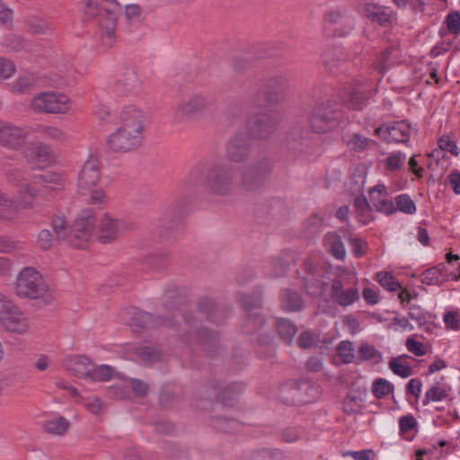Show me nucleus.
<instances>
[{"label": "nucleus", "mask_w": 460, "mask_h": 460, "mask_svg": "<svg viewBox=\"0 0 460 460\" xmlns=\"http://www.w3.org/2000/svg\"><path fill=\"white\" fill-rule=\"evenodd\" d=\"M188 177L194 184L202 179L204 188L212 196L226 198L237 189L234 167L217 155H209L198 163Z\"/></svg>", "instance_id": "f257e3e1"}, {"label": "nucleus", "mask_w": 460, "mask_h": 460, "mask_svg": "<svg viewBox=\"0 0 460 460\" xmlns=\"http://www.w3.org/2000/svg\"><path fill=\"white\" fill-rule=\"evenodd\" d=\"M84 17L96 20L102 31V44L111 48L115 42V30L120 6L116 0H84Z\"/></svg>", "instance_id": "f03ea898"}, {"label": "nucleus", "mask_w": 460, "mask_h": 460, "mask_svg": "<svg viewBox=\"0 0 460 460\" xmlns=\"http://www.w3.org/2000/svg\"><path fill=\"white\" fill-rule=\"evenodd\" d=\"M244 385L242 383H232L223 385L221 382L210 381L200 386L197 395L192 400V405L199 410H208L217 400L226 406L234 405L236 396L243 392Z\"/></svg>", "instance_id": "7ed1b4c3"}, {"label": "nucleus", "mask_w": 460, "mask_h": 460, "mask_svg": "<svg viewBox=\"0 0 460 460\" xmlns=\"http://www.w3.org/2000/svg\"><path fill=\"white\" fill-rule=\"evenodd\" d=\"M342 115L341 104L326 99L315 102L308 120L314 133L323 134L336 128L341 121Z\"/></svg>", "instance_id": "20e7f679"}, {"label": "nucleus", "mask_w": 460, "mask_h": 460, "mask_svg": "<svg viewBox=\"0 0 460 460\" xmlns=\"http://www.w3.org/2000/svg\"><path fill=\"white\" fill-rule=\"evenodd\" d=\"M14 292L21 298L40 299L46 296L47 302L52 300L48 283L43 276L32 267H25L18 273Z\"/></svg>", "instance_id": "39448f33"}, {"label": "nucleus", "mask_w": 460, "mask_h": 460, "mask_svg": "<svg viewBox=\"0 0 460 460\" xmlns=\"http://www.w3.org/2000/svg\"><path fill=\"white\" fill-rule=\"evenodd\" d=\"M185 333L181 336L183 342L198 343L210 358L217 356L222 348L219 344L217 333L208 331L207 328L199 326V321L192 313L184 314Z\"/></svg>", "instance_id": "423d86ee"}, {"label": "nucleus", "mask_w": 460, "mask_h": 460, "mask_svg": "<svg viewBox=\"0 0 460 460\" xmlns=\"http://www.w3.org/2000/svg\"><path fill=\"white\" fill-rule=\"evenodd\" d=\"M272 171V160L268 157H261L240 169L237 188L246 192L260 190L265 185Z\"/></svg>", "instance_id": "0eeeda50"}, {"label": "nucleus", "mask_w": 460, "mask_h": 460, "mask_svg": "<svg viewBox=\"0 0 460 460\" xmlns=\"http://www.w3.org/2000/svg\"><path fill=\"white\" fill-rule=\"evenodd\" d=\"M288 84V78L283 75H273L260 80L257 93L252 104L262 107L266 104H277L283 100V93Z\"/></svg>", "instance_id": "6e6552de"}, {"label": "nucleus", "mask_w": 460, "mask_h": 460, "mask_svg": "<svg viewBox=\"0 0 460 460\" xmlns=\"http://www.w3.org/2000/svg\"><path fill=\"white\" fill-rule=\"evenodd\" d=\"M213 103V100L208 94L202 93L190 94L173 107V120L178 123L190 120L194 116L208 111Z\"/></svg>", "instance_id": "1a4fd4ad"}, {"label": "nucleus", "mask_w": 460, "mask_h": 460, "mask_svg": "<svg viewBox=\"0 0 460 460\" xmlns=\"http://www.w3.org/2000/svg\"><path fill=\"white\" fill-rule=\"evenodd\" d=\"M31 108L37 112L66 113L70 109V102L65 94L46 92L33 98Z\"/></svg>", "instance_id": "9d476101"}, {"label": "nucleus", "mask_w": 460, "mask_h": 460, "mask_svg": "<svg viewBox=\"0 0 460 460\" xmlns=\"http://www.w3.org/2000/svg\"><path fill=\"white\" fill-rule=\"evenodd\" d=\"M280 121V115L276 111H270L248 119L247 128L254 138H267L275 132Z\"/></svg>", "instance_id": "9b49d317"}, {"label": "nucleus", "mask_w": 460, "mask_h": 460, "mask_svg": "<svg viewBox=\"0 0 460 460\" xmlns=\"http://www.w3.org/2000/svg\"><path fill=\"white\" fill-rule=\"evenodd\" d=\"M143 135L136 129L119 127L107 138L108 146L114 152L126 153L136 150L141 146Z\"/></svg>", "instance_id": "f8f14e48"}, {"label": "nucleus", "mask_w": 460, "mask_h": 460, "mask_svg": "<svg viewBox=\"0 0 460 460\" xmlns=\"http://www.w3.org/2000/svg\"><path fill=\"white\" fill-rule=\"evenodd\" d=\"M309 389L313 386L305 382L289 381L280 386L279 397L286 405L306 404L312 402L306 394Z\"/></svg>", "instance_id": "ddd939ff"}, {"label": "nucleus", "mask_w": 460, "mask_h": 460, "mask_svg": "<svg viewBox=\"0 0 460 460\" xmlns=\"http://www.w3.org/2000/svg\"><path fill=\"white\" fill-rule=\"evenodd\" d=\"M374 134L387 144L407 143L411 136V125L404 120L384 123L375 128Z\"/></svg>", "instance_id": "4468645a"}, {"label": "nucleus", "mask_w": 460, "mask_h": 460, "mask_svg": "<svg viewBox=\"0 0 460 460\" xmlns=\"http://www.w3.org/2000/svg\"><path fill=\"white\" fill-rule=\"evenodd\" d=\"M101 179V162L96 156L91 155L84 164L77 180V187L81 194H87L97 186Z\"/></svg>", "instance_id": "2eb2a0df"}, {"label": "nucleus", "mask_w": 460, "mask_h": 460, "mask_svg": "<svg viewBox=\"0 0 460 460\" xmlns=\"http://www.w3.org/2000/svg\"><path fill=\"white\" fill-rule=\"evenodd\" d=\"M251 145L249 137L243 132L234 134L226 143V156L235 164L245 162L250 156Z\"/></svg>", "instance_id": "dca6fc26"}, {"label": "nucleus", "mask_w": 460, "mask_h": 460, "mask_svg": "<svg viewBox=\"0 0 460 460\" xmlns=\"http://www.w3.org/2000/svg\"><path fill=\"white\" fill-rule=\"evenodd\" d=\"M94 217L91 210H84L76 218L70 230V243L76 248H83L78 242H86L92 234Z\"/></svg>", "instance_id": "f3484780"}, {"label": "nucleus", "mask_w": 460, "mask_h": 460, "mask_svg": "<svg viewBox=\"0 0 460 460\" xmlns=\"http://www.w3.org/2000/svg\"><path fill=\"white\" fill-rule=\"evenodd\" d=\"M323 23L337 31L338 35L344 36L353 29V19L344 7L328 10L323 14Z\"/></svg>", "instance_id": "a211bd4d"}, {"label": "nucleus", "mask_w": 460, "mask_h": 460, "mask_svg": "<svg viewBox=\"0 0 460 460\" xmlns=\"http://www.w3.org/2000/svg\"><path fill=\"white\" fill-rule=\"evenodd\" d=\"M177 316H181L180 309H175L172 312L173 320L162 318L160 316L155 317L150 313L136 309L132 314L131 325L132 327H138L141 329L155 328L163 325L170 326L176 322L175 318Z\"/></svg>", "instance_id": "6ab92c4d"}, {"label": "nucleus", "mask_w": 460, "mask_h": 460, "mask_svg": "<svg viewBox=\"0 0 460 460\" xmlns=\"http://www.w3.org/2000/svg\"><path fill=\"white\" fill-rule=\"evenodd\" d=\"M114 92L119 96L137 93L141 90V83L132 67H125L114 84Z\"/></svg>", "instance_id": "aec40b11"}, {"label": "nucleus", "mask_w": 460, "mask_h": 460, "mask_svg": "<svg viewBox=\"0 0 460 460\" xmlns=\"http://www.w3.org/2000/svg\"><path fill=\"white\" fill-rule=\"evenodd\" d=\"M28 132L24 128L0 121V145L16 149L25 141Z\"/></svg>", "instance_id": "412c9836"}, {"label": "nucleus", "mask_w": 460, "mask_h": 460, "mask_svg": "<svg viewBox=\"0 0 460 460\" xmlns=\"http://www.w3.org/2000/svg\"><path fill=\"white\" fill-rule=\"evenodd\" d=\"M372 96V91L367 89L364 84H348L343 88V98L349 107L353 110H362Z\"/></svg>", "instance_id": "4be33fe9"}, {"label": "nucleus", "mask_w": 460, "mask_h": 460, "mask_svg": "<svg viewBox=\"0 0 460 460\" xmlns=\"http://www.w3.org/2000/svg\"><path fill=\"white\" fill-rule=\"evenodd\" d=\"M198 313L210 322L215 323H222L228 316V309L222 305L216 304L209 297H202L199 300Z\"/></svg>", "instance_id": "5701e85b"}, {"label": "nucleus", "mask_w": 460, "mask_h": 460, "mask_svg": "<svg viewBox=\"0 0 460 460\" xmlns=\"http://www.w3.org/2000/svg\"><path fill=\"white\" fill-rule=\"evenodd\" d=\"M190 200L188 197H182L174 200L167 208L165 217L163 219V226L169 229L179 226L182 217L187 213Z\"/></svg>", "instance_id": "b1692460"}, {"label": "nucleus", "mask_w": 460, "mask_h": 460, "mask_svg": "<svg viewBox=\"0 0 460 460\" xmlns=\"http://www.w3.org/2000/svg\"><path fill=\"white\" fill-rule=\"evenodd\" d=\"M331 298L341 306H348L359 299V293L357 288H349L344 290V283L341 279H334L332 281Z\"/></svg>", "instance_id": "393cba45"}, {"label": "nucleus", "mask_w": 460, "mask_h": 460, "mask_svg": "<svg viewBox=\"0 0 460 460\" xmlns=\"http://www.w3.org/2000/svg\"><path fill=\"white\" fill-rule=\"evenodd\" d=\"M23 155L33 167H44L50 162L51 150L42 143L31 144L24 148Z\"/></svg>", "instance_id": "a878e982"}, {"label": "nucleus", "mask_w": 460, "mask_h": 460, "mask_svg": "<svg viewBox=\"0 0 460 460\" xmlns=\"http://www.w3.org/2000/svg\"><path fill=\"white\" fill-rule=\"evenodd\" d=\"M0 324L6 332L18 335H26L31 330L30 319L20 308L4 318Z\"/></svg>", "instance_id": "bb28decb"}, {"label": "nucleus", "mask_w": 460, "mask_h": 460, "mask_svg": "<svg viewBox=\"0 0 460 460\" xmlns=\"http://www.w3.org/2000/svg\"><path fill=\"white\" fill-rule=\"evenodd\" d=\"M239 301L246 312L248 323H254V329L264 323V318L262 315L257 313H252L253 310L259 309L261 306L262 299L261 293L242 295Z\"/></svg>", "instance_id": "cd10ccee"}, {"label": "nucleus", "mask_w": 460, "mask_h": 460, "mask_svg": "<svg viewBox=\"0 0 460 460\" xmlns=\"http://www.w3.org/2000/svg\"><path fill=\"white\" fill-rule=\"evenodd\" d=\"M120 122L123 128L136 129L143 135L145 115L144 112L135 105L125 106L120 112Z\"/></svg>", "instance_id": "c85d7f7f"}, {"label": "nucleus", "mask_w": 460, "mask_h": 460, "mask_svg": "<svg viewBox=\"0 0 460 460\" xmlns=\"http://www.w3.org/2000/svg\"><path fill=\"white\" fill-rule=\"evenodd\" d=\"M120 231L121 223L105 214L100 219L97 238L102 243H109L119 237Z\"/></svg>", "instance_id": "c756f323"}, {"label": "nucleus", "mask_w": 460, "mask_h": 460, "mask_svg": "<svg viewBox=\"0 0 460 460\" xmlns=\"http://www.w3.org/2000/svg\"><path fill=\"white\" fill-rule=\"evenodd\" d=\"M364 13L367 19L381 26H385L391 22V11L385 6L367 3L364 5Z\"/></svg>", "instance_id": "7c9ffc66"}, {"label": "nucleus", "mask_w": 460, "mask_h": 460, "mask_svg": "<svg viewBox=\"0 0 460 460\" xmlns=\"http://www.w3.org/2000/svg\"><path fill=\"white\" fill-rule=\"evenodd\" d=\"M399 56L400 49L396 45L387 47L377 57L375 62L376 68L384 73L398 61Z\"/></svg>", "instance_id": "2f4dec72"}, {"label": "nucleus", "mask_w": 460, "mask_h": 460, "mask_svg": "<svg viewBox=\"0 0 460 460\" xmlns=\"http://www.w3.org/2000/svg\"><path fill=\"white\" fill-rule=\"evenodd\" d=\"M281 307L289 312L301 311L304 308V301L301 295L289 288L282 289L280 292Z\"/></svg>", "instance_id": "473e14b6"}, {"label": "nucleus", "mask_w": 460, "mask_h": 460, "mask_svg": "<svg viewBox=\"0 0 460 460\" xmlns=\"http://www.w3.org/2000/svg\"><path fill=\"white\" fill-rule=\"evenodd\" d=\"M322 278L323 274L302 277L303 286L307 295L313 297H320L323 295L327 283Z\"/></svg>", "instance_id": "72a5a7b5"}, {"label": "nucleus", "mask_w": 460, "mask_h": 460, "mask_svg": "<svg viewBox=\"0 0 460 460\" xmlns=\"http://www.w3.org/2000/svg\"><path fill=\"white\" fill-rule=\"evenodd\" d=\"M91 359L84 355H76L70 358L66 362V367L75 376L87 377L90 372Z\"/></svg>", "instance_id": "f704fd0d"}, {"label": "nucleus", "mask_w": 460, "mask_h": 460, "mask_svg": "<svg viewBox=\"0 0 460 460\" xmlns=\"http://www.w3.org/2000/svg\"><path fill=\"white\" fill-rule=\"evenodd\" d=\"M50 226L57 241H67L70 243L71 226L67 224L64 216H52Z\"/></svg>", "instance_id": "c9c22d12"}, {"label": "nucleus", "mask_w": 460, "mask_h": 460, "mask_svg": "<svg viewBox=\"0 0 460 460\" xmlns=\"http://www.w3.org/2000/svg\"><path fill=\"white\" fill-rule=\"evenodd\" d=\"M275 327L279 336L287 344H291L294 336L297 332V328L293 322L286 318H279L275 322Z\"/></svg>", "instance_id": "e433bc0d"}, {"label": "nucleus", "mask_w": 460, "mask_h": 460, "mask_svg": "<svg viewBox=\"0 0 460 460\" xmlns=\"http://www.w3.org/2000/svg\"><path fill=\"white\" fill-rule=\"evenodd\" d=\"M211 426L218 432L232 434L240 429L241 424L235 419L217 416L212 419Z\"/></svg>", "instance_id": "4c0bfd02"}, {"label": "nucleus", "mask_w": 460, "mask_h": 460, "mask_svg": "<svg viewBox=\"0 0 460 460\" xmlns=\"http://www.w3.org/2000/svg\"><path fill=\"white\" fill-rule=\"evenodd\" d=\"M248 460H286V456L280 449L261 448L252 451Z\"/></svg>", "instance_id": "58836bf2"}, {"label": "nucleus", "mask_w": 460, "mask_h": 460, "mask_svg": "<svg viewBox=\"0 0 460 460\" xmlns=\"http://www.w3.org/2000/svg\"><path fill=\"white\" fill-rule=\"evenodd\" d=\"M347 146L350 150L355 152H362L371 146H377V143L374 139H370L359 133L353 134L347 142Z\"/></svg>", "instance_id": "ea45409f"}, {"label": "nucleus", "mask_w": 460, "mask_h": 460, "mask_svg": "<svg viewBox=\"0 0 460 460\" xmlns=\"http://www.w3.org/2000/svg\"><path fill=\"white\" fill-rule=\"evenodd\" d=\"M35 130L41 135L42 137L55 141H64L66 139V133L61 128L48 126L38 125Z\"/></svg>", "instance_id": "a19ab883"}, {"label": "nucleus", "mask_w": 460, "mask_h": 460, "mask_svg": "<svg viewBox=\"0 0 460 460\" xmlns=\"http://www.w3.org/2000/svg\"><path fill=\"white\" fill-rule=\"evenodd\" d=\"M69 427V422L64 417H58L45 422L43 428L47 433L61 436L66 433Z\"/></svg>", "instance_id": "79ce46f5"}, {"label": "nucleus", "mask_w": 460, "mask_h": 460, "mask_svg": "<svg viewBox=\"0 0 460 460\" xmlns=\"http://www.w3.org/2000/svg\"><path fill=\"white\" fill-rule=\"evenodd\" d=\"M135 353L145 363L158 362L162 357L160 349L151 346L138 347Z\"/></svg>", "instance_id": "37998d69"}, {"label": "nucleus", "mask_w": 460, "mask_h": 460, "mask_svg": "<svg viewBox=\"0 0 460 460\" xmlns=\"http://www.w3.org/2000/svg\"><path fill=\"white\" fill-rule=\"evenodd\" d=\"M444 264L429 268L421 274V282L426 285H438L443 282L441 268Z\"/></svg>", "instance_id": "c03bdc74"}, {"label": "nucleus", "mask_w": 460, "mask_h": 460, "mask_svg": "<svg viewBox=\"0 0 460 460\" xmlns=\"http://www.w3.org/2000/svg\"><path fill=\"white\" fill-rule=\"evenodd\" d=\"M394 389V385L382 377L376 379L372 385V393L376 399L384 398L392 394Z\"/></svg>", "instance_id": "a18cd8bd"}, {"label": "nucleus", "mask_w": 460, "mask_h": 460, "mask_svg": "<svg viewBox=\"0 0 460 460\" xmlns=\"http://www.w3.org/2000/svg\"><path fill=\"white\" fill-rule=\"evenodd\" d=\"M115 370L112 367L108 365L98 366L92 370L90 369L87 377H90L93 381H107L113 376Z\"/></svg>", "instance_id": "49530a36"}, {"label": "nucleus", "mask_w": 460, "mask_h": 460, "mask_svg": "<svg viewBox=\"0 0 460 460\" xmlns=\"http://www.w3.org/2000/svg\"><path fill=\"white\" fill-rule=\"evenodd\" d=\"M5 46L13 51H27L31 49V44L23 37L20 35H9L5 40Z\"/></svg>", "instance_id": "de8ad7c7"}, {"label": "nucleus", "mask_w": 460, "mask_h": 460, "mask_svg": "<svg viewBox=\"0 0 460 460\" xmlns=\"http://www.w3.org/2000/svg\"><path fill=\"white\" fill-rule=\"evenodd\" d=\"M448 396V391L441 387L439 384L437 383L426 392L423 404L426 405L430 402H439L447 398Z\"/></svg>", "instance_id": "09e8293b"}, {"label": "nucleus", "mask_w": 460, "mask_h": 460, "mask_svg": "<svg viewBox=\"0 0 460 460\" xmlns=\"http://www.w3.org/2000/svg\"><path fill=\"white\" fill-rule=\"evenodd\" d=\"M402 357L392 358L388 363L390 369L397 376L406 378L412 375L413 370L409 365L401 361Z\"/></svg>", "instance_id": "8fccbe9b"}, {"label": "nucleus", "mask_w": 460, "mask_h": 460, "mask_svg": "<svg viewBox=\"0 0 460 460\" xmlns=\"http://www.w3.org/2000/svg\"><path fill=\"white\" fill-rule=\"evenodd\" d=\"M395 203L396 210H399L408 215H412L416 212L415 203L408 194H400L396 196Z\"/></svg>", "instance_id": "3c124183"}, {"label": "nucleus", "mask_w": 460, "mask_h": 460, "mask_svg": "<svg viewBox=\"0 0 460 460\" xmlns=\"http://www.w3.org/2000/svg\"><path fill=\"white\" fill-rule=\"evenodd\" d=\"M376 279L385 288L389 291H395L401 288L400 283L388 272L380 271L376 274Z\"/></svg>", "instance_id": "603ef678"}, {"label": "nucleus", "mask_w": 460, "mask_h": 460, "mask_svg": "<svg viewBox=\"0 0 460 460\" xmlns=\"http://www.w3.org/2000/svg\"><path fill=\"white\" fill-rule=\"evenodd\" d=\"M362 399L355 394H348L342 402V409L346 414H354L360 411Z\"/></svg>", "instance_id": "864d4df0"}, {"label": "nucleus", "mask_w": 460, "mask_h": 460, "mask_svg": "<svg viewBox=\"0 0 460 460\" xmlns=\"http://www.w3.org/2000/svg\"><path fill=\"white\" fill-rule=\"evenodd\" d=\"M370 202L376 211L385 215H392L396 211L394 202L389 199H381L376 196L370 197Z\"/></svg>", "instance_id": "5fc2aeb1"}, {"label": "nucleus", "mask_w": 460, "mask_h": 460, "mask_svg": "<svg viewBox=\"0 0 460 460\" xmlns=\"http://www.w3.org/2000/svg\"><path fill=\"white\" fill-rule=\"evenodd\" d=\"M381 353L372 345L361 344L358 350V358L361 361L378 358L381 359Z\"/></svg>", "instance_id": "6e6d98bb"}, {"label": "nucleus", "mask_w": 460, "mask_h": 460, "mask_svg": "<svg viewBox=\"0 0 460 460\" xmlns=\"http://www.w3.org/2000/svg\"><path fill=\"white\" fill-rule=\"evenodd\" d=\"M337 351L344 363H351L355 358L353 344L349 341H341Z\"/></svg>", "instance_id": "4d7b16f0"}, {"label": "nucleus", "mask_w": 460, "mask_h": 460, "mask_svg": "<svg viewBox=\"0 0 460 460\" xmlns=\"http://www.w3.org/2000/svg\"><path fill=\"white\" fill-rule=\"evenodd\" d=\"M18 309L19 307L11 299L0 294V323Z\"/></svg>", "instance_id": "13d9d810"}, {"label": "nucleus", "mask_w": 460, "mask_h": 460, "mask_svg": "<svg viewBox=\"0 0 460 460\" xmlns=\"http://www.w3.org/2000/svg\"><path fill=\"white\" fill-rule=\"evenodd\" d=\"M448 31L455 36L460 34V12L452 11L450 12L445 20Z\"/></svg>", "instance_id": "bf43d9fd"}, {"label": "nucleus", "mask_w": 460, "mask_h": 460, "mask_svg": "<svg viewBox=\"0 0 460 460\" xmlns=\"http://www.w3.org/2000/svg\"><path fill=\"white\" fill-rule=\"evenodd\" d=\"M243 113V105L239 102H233L225 111V118L228 122H234L242 118Z\"/></svg>", "instance_id": "052dcab7"}, {"label": "nucleus", "mask_w": 460, "mask_h": 460, "mask_svg": "<svg viewBox=\"0 0 460 460\" xmlns=\"http://www.w3.org/2000/svg\"><path fill=\"white\" fill-rule=\"evenodd\" d=\"M128 388L132 390L137 397H145L149 391V385L139 379L132 378L128 382Z\"/></svg>", "instance_id": "680f3d73"}, {"label": "nucleus", "mask_w": 460, "mask_h": 460, "mask_svg": "<svg viewBox=\"0 0 460 460\" xmlns=\"http://www.w3.org/2000/svg\"><path fill=\"white\" fill-rule=\"evenodd\" d=\"M56 240L55 234L49 229H43L38 235V245L42 250H49L53 244V241Z\"/></svg>", "instance_id": "e2e57ef3"}, {"label": "nucleus", "mask_w": 460, "mask_h": 460, "mask_svg": "<svg viewBox=\"0 0 460 460\" xmlns=\"http://www.w3.org/2000/svg\"><path fill=\"white\" fill-rule=\"evenodd\" d=\"M353 205L359 217H363V216L368 214L372 210V208L364 194L356 197L354 199Z\"/></svg>", "instance_id": "0e129e2a"}, {"label": "nucleus", "mask_w": 460, "mask_h": 460, "mask_svg": "<svg viewBox=\"0 0 460 460\" xmlns=\"http://www.w3.org/2000/svg\"><path fill=\"white\" fill-rule=\"evenodd\" d=\"M27 28L28 31L34 35L47 34L50 31L49 24L42 21H29Z\"/></svg>", "instance_id": "69168bd1"}, {"label": "nucleus", "mask_w": 460, "mask_h": 460, "mask_svg": "<svg viewBox=\"0 0 460 460\" xmlns=\"http://www.w3.org/2000/svg\"><path fill=\"white\" fill-rule=\"evenodd\" d=\"M34 84V79L30 76H20L13 84V88L16 93H26Z\"/></svg>", "instance_id": "338daca9"}, {"label": "nucleus", "mask_w": 460, "mask_h": 460, "mask_svg": "<svg viewBox=\"0 0 460 460\" xmlns=\"http://www.w3.org/2000/svg\"><path fill=\"white\" fill-rule=\"evenodd\" d=\"M443 320L447 329L460 330V319L457 313L453 311L447 312L443 316Z\"/></svg>", "instance_id": "774afa93"}]
</instances>
